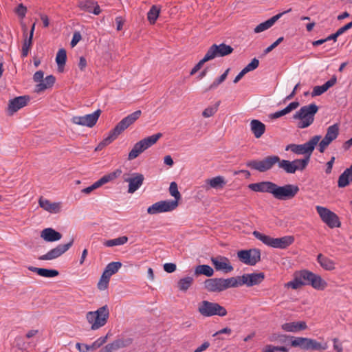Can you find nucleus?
I'll use <instances>...</instances> for the list:
<instances>
[{
    "instance_id": "nucleus-47",
    "label": "nucleus",
    "mask_w": 352,
    "mask_h": 352,
    "mask_svg": "<svg viewBox=\"0 0 352 352\" xmlns=\"http://www.w3.org/2000/svg\"><path fill=\"white\" fill-rule=\"evenodd\" d=\"M278 167L283 169L287 173H294L295 168H293L292 163L291 161L282 160L279 158V162H277Z\"/></svg>"
},
{
    "instance_id": "nucleus-59",
    "label": "nucleus",
    "mask_w": 352,
    "mask_h": 352,
    "mask_svg": "<svg viewBox=\"0 0 352 352\" xmlns=\"http://www.w3.org/2000/svg\"><path fill=\"white\" fill-rule=\"evenodd\" d=\"M164 270L167 273H172L176 270L177 266L175 263H167L164 265Z\"/></svg>"
},
{
    "instance_id": "nucleus-26",
    "label": "nucleus",
    "mask_w": 352,
    "mask_h": 352,
    "mask_svg": "<svg viewBox=\"0 0 352 352\" xmlns=\"http://www.w3.org/2000/svg\"><path fill=\"white\" fill-rule=\"evenodd\" d=\"M38 204L43 209L50 213H58L60 212L62 208L60 202H52L43 197L39 199Z\"/></svg>"
},
{
    "instance_id": "nucleus-25",
    "label": "nucleus",
    "mask_w": 352,
    "mask_h": 352,
    "mask_svg": "<svg viewBox=\"0 0 352 352\" xmlns=\"http://www.w3.org/2000/svg\"><path fill=\"white\" fill-rule=\"evenodd\" d=\"M28 100L29 98H27L25 96H19L10 100L9 101L8 107V111L9 113L12 115L14 113L16 112L20 109L26 106Z\"/></svg>"
},
{
    "instance_id": "nucleus-30",
    "label": "nucleus",
    "mask_w": 352,
    "mask_h": 352,
    "mask_svg": "<svg viewBox=\"0 0 352 352\" xmlns=\"http://www.w3.org/2000/svg\"><path fill=\"white\" fill-rule=\"evenodd\" d=\"M352 182V164L340 175L338 181L339 188H344Z\"/></svg>"
},
{
    "instance_id": "nucleus-19",
    "label": "nucleus",
    "mask_w": 352,
    "mask_h": 352,
    "mask_svg": "<svg viewBox=\"0 0 352 352\" xmlns=\"http://www.w3.org/2000/svg\"><path fill=\"white\" fill-rule=\"evenodd\" d=\"M121 173L122 170L120 169H116L115 171L102 176L100 179L94 182L91 186L83 188L81 192L85 194H89L93 190L100 188L102 185L118 178L121 175Z\"/></svg>"
},
{
    "instance_id": "nucleus-56",
    "label": "nucleus",
    "mask_w": 352,
    "mask_h": 352,
    "mask_svg": "<svg viewBox=\"0 0 352 352\" xmlns=\"http://www.w3.org/2000/svg\"><path fill=\"white\" fill-rule=\"evenodd\" d=\"M210 60L208 58L206 55L204 56V58L200 60L197 64L195 65V66L192 69L190 72V75H194L195 73H197L204 65V64Z\"/></svg>"
},
{
    "instance_id": "nucleus-31",
    "label": "nucleus",
    "mask_w": 352,
    "mask_h": 352,
    "mask_svg": "<svg viewBox=\"0 0 352 352\" xmlns=\"http://www.w3.org/2000/svg\"><path fill=\"white\" fill-rule=\"evenodd\" d=\"M251 131L256 138H260L265 131V125L258 120L250 122Z\"/></svg>"
},
{
    "instance_id": "nucleus-48",
    "label": "nucleus",
    "mask_w": 352,
    "mask_h": 352,
    "mask_svg": "<svg viewBox=\"0 0 352 352\" xmlns=\"http://www.w3.org/2000/svg\"><path fill=\"white\" fill-rule=\"evenodd\" d=\"M128 241V237L123 236L114 239L108 240L104 243L107 247H113L116 245H121L126 243Z\"/></svg>"
},
{
    "instance_id": "nucleus-27",
    "label": "nucleus",
    "mask_w": 352,
    "mask_h": 352,
    "mask_svg": "<svg viewBox=\"0 0 352 352\" xmlns=\"http://www.w3.org/2000/svg\"><path fill=\"white\" fill-rule=\"evenodd\" d=\"M292 9L289 8V10L283 12L279 13L272 16V18L265 21V22L260 23L254 28V32L260 33L270 28L276 23V21H277L284 14L289 12Z\"/></svg>"
},
{
    "instance_id": "nucleus-37",
    "label": "nucleus",
    "mask_w": 352,
    "mask_h": 352,
    "mask_svg": "<svg viewBox=\"0 0 352 352\" xmlns=\"http://www.w3.org/2000/svg\"><path fill=\"white\" fill-rule=\"evenodd\" d=\"M206 184L212 188H223L226 184L225 178L222 176H217L206 180Z\"/></svg>"
},
{
    "instance_id": "nucleus-63",
    "label": "nucleus",
    "mask_w": 352,
    "mask_h": 352,
    "mask_svg": "<svg viewBox=\"0 0 352 352\" xmlns=\"http://www.w3.org/2000/svg\"><path fill=\"white\" fill-rule=\"evenodd\" d=\"M351 28H352V21L350 22V23H348L345 25H344L342 28H339L338 30V33H340V34L341 35L343 33H344L345 32H346L347 30H349V29H351Z\"/></svg>"
},
{
    "instance_id": "nucleus-29",
    "label": "nucleus",
    "mask_w": 352,
    "mask_h": 352,
    "mask_svg": "<svg viewBox=\"0 0 352 352\" xmlns=\"http://www.w3.org/2000/svg\"><path fill=\"white\" fill-rule=\"evenodd\" d=\"M337 79L336 76H333L330 80L327 81L321 86H315L313 89L311 96L313 97L320 96L326 92L329 88L333 87L336 83Z\"/></svg>"
},
{
    "instance_id": "nucleus-11",
    "label": "nucleus",
    "mask_w": 352,
    "mask_h": 352,
    "mask_svg": "<svg viewBox=\"0 0 352 352\" xmlns=\"http://www.w3.org/2000/svg\"><path fill=\"white\" fill-rule=\"evenodd\" d=\"M312 274L313 272L306 270L296 272L294 280L287 283L285 287L297 289L304 285H309Z\"/></svg>"
},
{
    "instance_id": "nucleus-50",
    "label": "nucleus",
    "mask_w": 352,
    "mask_h": 352,
    "mask_svg": "<svg viewBox=\"0 0 352 352\" xmlns=\"http://www.w3.org/2000/svg\"><path fill=\"white\" fill-rule=\"evenodd\" d=\"M229 69H226L225 72L218 78L215 79L213 82L210 85L208 90L216 89L221 83H222L227 78Z\"/></svg>"
},
{
    "instance_id": "nucleus-8",
    "label": "nucleus",
    "mask_w": 352,
    "mask_h": 352,
    "mask_svg": "<svg viewBox=\"0 0 352 352\" xmlns=\"http://www.w3.org/2000/svg\"><path fill=\"white\" fill-rule=\"evenodd\" d=\"M321 139L320 135L312 137L308 142L302 144H289L286 147V151L290 150L297 155H303L304 157H308L310 161L311 156L314 151L315 146Z\"/></svg>"
},
{
    "instance_id": "nucleus-45",
    "label": "nucleus",
    "mask_w": 352,
    "mask_h": 352,
    "mask_svg": "<svg viewBox=\"0 0 352 352\" xmlns=\"http://www.w3.org/2000/svg\"><path fill=\"white\" fill-rule=\"evenodd\" d=\"M309 160H308V157H304L303 159H297L294 161H292L293 168H295V172L297 170H303L306 168Z\"/></svg>"
},
{
    "instance_id": "nucleus-17",
    "label": "nucleus",
    "mask_w": 352,
    "mask_h": 352,
    "mask_svg": "<svg viewBox=\"0 0 352 352\" xmlns=\"http://www.w3.org/2000/svg\"><path fill=\"white\" fill-rule=\"evenodd\" d=\"M264 278V274L262 272L245 274L241 276L234 277L236 280L237 287L243 285H245L248 287H252L261 283L263 280Z\"/></svg>"
},
{
    "instance_id": "nucleus-51",
    "label": "nucleus",
    "mask_w": 352,
    "mask_h": 352,
    "mask_svg": "<svg viewBox=\"0 0 352 352\" xmlns=\"http://www.w3.org/2000/svg\"><path fill=\"white\" fill-rule=\"evenodd\" d=\"M169 192L170 195L175 198L174 201H177L178 202V201L181 199V195L178 190V187L176 182H173L170 183L169 186Z\"/></svg>"
},
{
    "instance_id": "nucleus-38",
    "label": "nucleus",
    "mask_w": 352,
    "mask_h": 352,
    "mask_svg": "<svg viewBox=\"0 0 352 352\" xmlns=\"http://www.w3.org/2000/svg\"><path fill=\"white\" fill-rule=\"evenodd\" d=\"M133 340L130 338H118L111 343H109L113 351L129 346L132 344Z\"/></svg>"
},
{
    "instance_id": "nucleus-39",
    "label": "nucleus",
    "mask_w": 352,
    "mask_h": 352,
    "mask_svg": "<svg viewBox=\"0 0 352 352\" xmlns=\"http://www.w3.org/2000/svg\"><path fill=\"white\" fill-rule=\"evenodd\" d=\"M67 60V52L64 49H60L56 56V62L59 72H63Z\"/></svg>"
},
{
    "instance_id": "nucleus-3",
    "label": "nucleus",
    "mask_w": 352,
    "mask_h": 352,
    "mask_svg": "<svg viewBox=\"0 0 352 352\" xmlns=\"http://www.w3.org/2000/svg\"><path fill=\"white\" fill-rule=\"evenodd\" d=\"M142 115L140 110H137L121 120L116 126L109 131V135L96 148V151H100L103 147L109 145L115 140L129 126L133 124Z\"/></svg>"
},
{
    "instance_id": "nucleus-18",
    "label": "nucleus",
    "mask_w": 352,
    "mask_h": 352,
    "mask_svg": "<svg viewBox=\"0 0 352 352\" xmlns=\"http://www.w3.org/2000/svg\"><path fill=\"white\" fill-rule=\"evenodd\" d=\"M178 206L177 201L165 200L153 204L148 208L147 212L149 214H157L172 211Z\"/></svg>"
},
{
    "instance_id": "nucleus-35",
    "label": "nucleus",
    "mask_w": 352,
    "mask_h": 352,
    "mask_svg": "<svg viewBox=\"0 0 352 352\" xmlns=\"http://www.w3.org/2000/svg\"><path fill=\"white\" fill-rule=\"evenodd\" d=\"M299 105L300 104L298 102H292L289 105H287L285 109L271 114L270 117L272 119H277L290 113L292 111L297 109L299 107Z\"/></svg>"
},
{
    "instance_id": "nucleus-54",
    "label": "nucleus",
    "mask_w": 352,
    "mask_h": 352,
    "mask_svg": "<svg viewBox=\"0 0 352 352\" xmlns=\"http://www.w3.org/2000/svg\"><path fill=\"white\" fill-rule=\"evenodd\" d=\"M32 44V38H25L22 46V56L25 57L28 56L30 49Z\"/></svg>"
},
{
    "instance_id": "nucleus-46",
    "label": "nucleus",
    "mask_w": 352,
    "mask_h": 352,
    "mask_svg": "<svg viewBox=\"0 0 352 352\" xmlns=\"http://www.w3.org/2000/svg\"><path fill=\"white\" fill-rule=\"evenodd\" d=\"M160 12V9L156 6H153L147 13V19L151 24H154L157 19Z\"/></svg>"
},
{
    "instance_id": "nucleus-64",
    "label": "nucleus",
    "mask_w": 352,
    "mask_h": 352,
    "mask_svg": "<svg viewBox=\"0 0 352 352\" xmlns=\"http://www.w3.org/2000/svg\"><path fill=\"white\" fill-rule=\"evenodd\" d=\"M276 351V346H273L271 344H267L265 346L263 349L262 352H275Z\"/></svg>"
},
{
    "instance_id": "nucleus-28",
    "label": "nucleus",
    "mask_w": 352,
    "mask_h": 352,
    "mask_svg": "<svg viewBox=\"0 0 352 352\" xmlns=\"http://www.w3.org/2000/svg\"><path fill=\"white\" fill-rule=\"evenodd\" d=\"M41 237L45 241L54 242L62 238V234L53 228H45L41 232Z\"/></svg>"
},
{
    "instance_id": "nucleus-41",
    "label": "nucleus",
    "mask_w": 352,
    "mask_h": 352,
    "mask_svg": "<svg viewBox=\"0 0 352 352\" xmlns=\"http://www.w3.org/2000/svg\"><path fill=\"white\" fill-rule=\"evenodd\" d=\"M55 77L52 75L47 76L43 82L36 85V91H42L48 87H52L55 82Z\"/></svg>"
},
{
    "instance_id": "nucleus-49",
    "label": "nucleus",
    "mask_w": 352,
    "mask_h": 352,
    "mask_svg": "<svg viewBox=\"0 0 352 352\" xmlns=\"http://www.w3.org/2000/svg\"><path fill=\"white\" fill-rule=\"evenodd\" d=\"M220 102H217L214 106H210L206 108L202 112V116L204 118H210L215 114L218 110Z\"/></svg>"
},
{
    "instance_id": "nucleus-44",
    "label": "nucleus",
    "mask_w": 352,
    "mask_h": 352,
    "mask_svg": "<svg viewBox=\"0 0 352 352\" xmlns=\"http://www.w3.org/2000/svg\"><path fill=\"white\" fill-rule=\"evenodd\" d=\"M122 267V263L117 261V262H111L109 263L105 269H104V274H107L110 278L111 276L116 274Z\"/></svg>"
},
{
    "instance_id": "nucleus-60",
    "label": "nucleus",
    "mask_w": 352,
    "mask_h": 352,
    "mask_svg": "<svg viewBox=\"0 0 352 352\" xmlns=\"http://www.w3.org/2000/svg\"><path fill=\"white\" fill-rule=\"evenodd\" d=\"M81 34L79 32H75L73 34V37L71 41L72 47H74L81 40Z\"/></svg>"
},
{
    "instance_id": "nucleus-23",
    "label": "nucleus",
    "mask_w": 352,
    "mask_h": 352,
    "mask_svg": "<svg viewBox=\"0 0 352 352\" xmlns=\"http://www.w3.org/2000/svg\"><path fill=\"white\" fill-rule=\"evenodd\" d=\"M78 8L85 12L98 15L101 12L100 6L97 2L92 0H82L78 3Z\"/></svg>"
},
{
    "instance_id": "nucleus-16",
    "label": "nucleus",
    "mask_w": 352,
    "mask_h": 352,
    "mask_svg": "<svg viewBox=\"0 0 352 352\" xmlns=\"http://www.w3.org/2000/svg\"><path fill=\"white\" fill-rule=\"evenodd\" d=\"M100 113L101 111L98 109L90 114L74 116L72 118V122L77 125L92 127L96 124Z\"/></svg>"
},
{
    "instance_id": "nucleus-22",
    "label": "nucleus",
    "mask_w": 352,
    "mask_h": 352,
    "mask_svg": "<svg viewBox=\"0 0 352 352\" xmlns=\"http://www.w3.org/2000/svg\"><path fill=\"white\" fill-rule=\"evenodd\" d=\"M111 335V334L109 332L105 336L99 338L98 340L93 342V345L76 343V346L80 352H88L89 351H94L106 343Z\"/></svg>"
},
{
    "instance_id": "nucleus-7",
    "label": "nucleus",
    "mask_w": 352,
    "mask_h": 352,
    "mask_svg": "<svg viewBox=\"0 0 352 352\" xmlns=\"http://www.w3.org/2000/svg\"><path fill=\"white\" fill-rule=\"evenodd\" d=\"M253 235L264 244L274 248L285 249L292 244L294 238L292 236H285L280 238H272L268 235L261 234L258 231H254Z\"/></svg>"
},
{
    "instance_id": "nucleus-20",
    "label": "nucleus",
    "mask_w": 352,
    "mask_h": 352,
    "mask_svg": "<svg viewBox=\"0 0 352 352\" xmlns=\"http://www.w3.org/2000/svg\"><path fill=\"white\" fill-rule=\"evenodd\" d=\"M339 134V125L334 124L327 128L324 138L319 143V151L323 153L327 147L337 138Z\"/></svg>"
},
{
    "instance_id": "nucleus-21",
    "label": "nucleus",
    "mask_w": 352,
    "mask_h": 352,
    "mask_svg": "<svg viewBox=\"0 0 352 352\" xmlns=\"http://www.w3.org/2000/svg\"><path fill=\"white\" fill-rule=\"evenodd\" d=\"M210 260L217 271L229 273L233 270V267L227 257L219 256L212 257Z\"/></svg>"
},
{
    "instance_id": "nucleus-34",
    "label": "nucleus",
    "mask_w": 352,
    "mask_h": 352,
    "mask_svg": "<svg viewBox=\"0 0 352 352\" xmlns=\"http://www.w3.org/2000/svg\"><path fill=\"white\" fill-rule=\"evenodd\" d=\"M214 271L212 267L208 265H199L195 267L194 275H205L207 277H211L214 275Z\"/></svg>"
},
{
    "instance_id": "nucleus-14",
    "label": "nucleus",
    "mask_w": 352,
    "mask_h": 352,
    "mask_svg": "<svg viewBox=\"0 0 352 352\" xmlns=\"http://www.w3.org/2000/svg\"><path fill=\"white\" fill-rule=\"evenodd\" d=\"M123 181L129 184L128 192L133 194L142 185L144 177L138 173H124Z\"/></svg>"
},
{
    "instance_id": "nucleus-43",
    "label": "nucleus",
    "mask_w": 352,
    "mask_h": 352,
    "mask_svg": "<svg viewBox=\"0 0 352 352\" xmlns=\"http://www.w3.org/2000/svg\"><path fill=\"white\" fill-rule=\"evenodd\" d=\"M145 149L144 146H142L140 141L138 142L135 145L133 146V148L129 153L128 160H132L135 159L138 157L140 154H141L143 151H144Z\"/></svg>"
},
{
    "instance_id": "nucleus-52",
    "label": "nucleus",
    "mask_w": 352,
    "mask_h": 352,
    "mask_svg": "<svg viewBox=\"0 0 352 352\" xmlns=\"http://www.w3.org/2000/svg\"><path fill=\"white\" fill-rule=\"evenodd\" d=\"M110 280V277L107 274H104L103 272L98 283V288L100 290H104L108 287L109 282Z\"/></svg>"
},
{
    "instance_id": "nucleus-1",
    "label": "nucleus",
    "mask_w": 352,
    "mask_h": 352,
    "mask_svg": "<svg viewBox=\"0 0 352 352\" xmlns=\"http://www.w3.org/2000/svg\"><path fill=\"white\" fill-rule=\"evenodd\" d=\"M248 188L254 192H267L279 200H287L294 198L299 191V188L293 184L279 186L272 182H261L248 185Z\"/></svg>"
},
{
    "instance_id": "nucleus-9",
    "label": "nucleus",
    "mask_w": 352,
    "mask_h": 352,
    "mask_svg": "<svg viewBox=\"0 0 352 352\" xmlns=\"http://www.w3.org/2000/svg\"><path fill=\"white\" fill-rule=\"evenodd\" d=\"M199 313L205 317L212 316H225L227 315L226 308L217 302H212L208 300H203L198 306Z\"/></svg>"
},
{
    "instance_id": "nucleus-13",
    "label": "nucleus",
    "mask_w": 352,
    "mask_h": 352,
    "mask_svg": "<svg viewBox=\"0 0 352 352\" xmlns=\"http://www.w3.org/2000/svg\"><path fill=\"white\" fill-rule=\"evenodd\" d=\"M234 49L228 45L221 43L212 45L206 53L208 58L211 60L217 57H223L232 53Z\"/></svg>"
},
{
    "instance_id": "nucleus-55",
    "label": "nucleus",
    "mask_w": 352,
    "mask_h": 352,
    "mask_svg": "<svg viewBox=\"0 0 352 352\" xmlns=\"http://www.w3.org/2000/svg\"><path fill=\"white\" fill-rule=\"evenodd\" d=\"M259 65V61L257 58H254L252 60V61L248 64L243 70L247 74L251 71L256 69Z\"/></svg>"
},
{
    "instance_id": "nucleus-15",
    "label": "nucleus",
    "mask_w": 352,
    "mask_h": 352,
    "mask_svg": "<svg viewBox=\"0 0 352 352\" xmlns=\"http://www.w3.org/2000/svg\"><path fill=\"white\" fill-rule=\"evenodd\" d=\"M74 239H72L67 243L59 244L54 248L50 250L46 254L38 257L40 261H51L56 259L65 253L73 245Z\"/></svg>"
},
{
    "instance_id": "nucleus-58",
    "label": "nucleus",
    "mask_w": 352,
    "mask_h": 352,
    "mask_svg": "<svg viewBox=\"0 0 352 352\" xmlns=\"http://www.w3.org/2000/svg\"><path fill=\"white\" fill-rule=\"evenodd\" d=\"M26 11V7H25L22 3L19 4L15 10L16 13L21 18L25 17Z\"/></svg>"
},
{
    "instance_id": "nucleus-36",
    "label": "nucleus",
    "mask_w": 352,
    "mask_h": 352,
    "mask_svg": "<svg viewBox=\"0 0 352 352\" xmlns=\"http://www.w3.org/2000/svg\"><path fill=\"white\" fill-rule=\"evenodd\" d=\"M309 285H311L316 289L322 290L327 287V283L321 276L313 273Z\"/></svg>"
},
{
    "instance_id": "nucleus-40",
    "label": "nucleus",
    "mask_w": 352,
    "mask_h": 352,
    "mask_svg": "<svg viewBox=\"0 0 352 352\" xmlns=\"http://www.w3.org/2000/svg\"><path fill=\"white\" fill-rule=\"evenodd\" d=\"M162 134L161 133H157L156 134L142 139V140H140V142L142 143V146L146 150L151 147V146H153V144H155L157 142V140L160 138H162Z\"/></svg>"
},
{
    "instance_id": "nucleus-57",
    "label": "nucleus",
    "mask_w": 352,
    "mask_h": 352,
    "mask_svg": "<svg viewBox=\"0 0 352 352\" xmlns=\"http://www.w3.org/2000/svg\"><path fill=\"white\" fill-rule=\"evenodd\" d=\"M283 39H284L283 37L278 38L275 42H274L272 45H270L269 47H267L264 50V54H267L270 53L274 48H276L283 41Z\"/></svg>"
},
{
    "instance_id": "nucleus-12",
    "label": "nucleus",
    "mask_w": 352,
    "mask_h": 352,
    "mask_svg": "<svg viewBox=\"0 0 352 352\" xmlns=\"http://www.w3.org/2000/svg\"><path fill=\"white\" fill-rule=\"evenodd\" d=\"M237 256L242 263L252 266L261 260V251L256 248L240 250L237 252Z\"/></svg>"
},
{
    "instance_id": "nucleus-42",
    "label": "nucleus",
    "mask_w": 352,
    "mask_h": 352,
    "mask_svg": "<svg viewBox=\"0 0 352 352\" xmlns=\"http://www.w3.org/2000/svg\"><path fill=\"white\" fill-rule=\"evenodd\" d=\"M193 281V278L191 276L184 277L177 282V287L182 292H186L191 287Z\"/></svg>"
},
{
    "instance_id": "nucleus-53",
    "label": "nucleus",
    "mask_w": 352,
    "mask_h": 352,
    "mask_svg": "<svg viewBox=\"0 0 352 352\" xmlns=\"http://www.w3.org/2000/svg\"><path fill=\"white\" fill-rule=\"evenodd\" d=\"M59 274L58 271L56 270H50L41 268L39 270V276L47 278H52L57 276Z\"/></svg>"
},
{
    "instance_id": "nucleus-2",
    "label": "nucleus",
    "mask_w": 352,
    "mask_h": 352,
    "mask_svg": "<svg viewBox=\"0 0 352 352\" xmlns=\"http://www.w3.org/2000/svg\"><path fill=\"white\" fill-rule=\"evenodd\" d=\"M275 339H278L280 343H286L287 340H290L292 347L299 348L303 351H322L327 349V343H321L309 338L280 334Z\"/></svg>"
},
{
    "instance_id": "nucleus-24",
    "label": "nucleus",
    "mask_w": 352,
    "mask_h": 352,
    "mask_svg": "<svg viewBox=\"0 0 352 352\" xmlns=\"http://www.w3.org/2000/svg\"><path fill=\"white\" fill-rule=\"evenodd\" d=\"M307 329V325L305 321H293L281 324V329L285 332L297 333Z\"/></svg>"
},
{
    "instance_id": "nucleus-33",
    "label": "nucleus",
    "mask_w": 352,
    "mask_h": 352,
    "mask_svg": "<svg viewBox=\"0 0 352 352\" xmlns=\"http://www.w3.org/2000/svg\"><path fill=\"white\" fill-rule=\"evenodd\" d=\"M316 210L322 220H338V217L327 208L317 206Z\"/></svg>"
},
{
    "instance_id": "nucleus-61",
    "label": "nucleus",
    "mask_w": 352,
    "mask_h": 352,
    "mask_svg": "<svg viewBox=\"0 0 352 352\" xmlns=\"http://www.w3.org/2000/svg\"><path fill=\"white\" fill-rule=\"evenodd\" d=\"M43 76L44 74L42 71H38L34 74V80L35 82H41L43 80Z\"/></svg>"
},
{
    "instance_id": "nucleus-62",
    "label": "nucleus",
    "mask_w": 352,
    "mask_h": 352,
    "mask_svg": "<svg viewBox=\"0 0 352 352\" xmlns=\"http://www.w3.org/2000/svg\"><path fill=\"white\" fill-rule=\"evenodd\" d=\"M335 162V157H331V160L327 163L326 173L329 174L331 173L332 167Z\"/></svg>"
},
{
    "instance_id": "nucleus-32",
    "label": "nucleus",
    "mask_w": 352,
    "mask_h": 352,
    "mask_svg": "<svg viewBox=\"0 0 352 352\" xmlns=\"http://www.w3.org/2000/svg\"><path fill=\"white\" fill-rule=\"evenodd\" d=\"M317 261L324 270L327 271H333L336 269L335 262L329 258L319 254L317 256Z\"/></svg>"
},
{
    "instance_id": "nucleus-10",
    "label": "nucleus",
    "mask_w": 352,
    "mask_h": 352,
    "mask_svg": "<svg viewBox=\"0 0 352 352\" xmlns=\"http://www.w3.org/2000/svg\"><path fill=\"white\" fill-rule=\"evenodd\" d=\"M278 162H279L278 156L270 155L261 160L248 161L246 165L252 169L263 173L270 170Z\"/></svg>"
},
{
    "instance_id": "nucleus-5",
    "label": "nucleus",
    "mask_w": 352,
    "mask_h": 352,
    "mask_svg": "<svg viewBox=\"0 0 352 352\" xmlns=\"http://www.w3.org/2000/svg\"><path fill=\"white\" fill-rule=\"evenodd\" d=\"M318 111V107L314 103L302 107L293 116L294 120H298L297 126L299 129H305L312 124Z\"/></svg>"
},
{
    "instance_id": "nucleus-6",
    "label": "nucleus",
    "mask_w": 352,
    "mask_h": 352,
    "mask_svg": "<svg viewBox=\"0 0 352 352\" xmlns=\"http://www.w3.org/2000/svg\"><path fill=\"white\" fill-rule=\"evenodd\" d=\"M109 317V310L107 305H104L95 311H89L86 314V319L91 324L92 330H97L104 326Z\"/></svg>"
},
{
    "instance_id": "nucleus-4",
    "label": "nucleus",
    "mask_w": 352,
    "mask_h": 352,
    "mask_svg": "<svg viewBox=\"0 0 352 352\" xmlns=\"http://www.w3.org/2000/svg\"><path fill=\"white\" fill-rule=\"evenodd\" d=\"M203 284L204 289L210 293H221L229 288L237 287L234 277L208 278Z\"/></svg>"
}]
</instances>
